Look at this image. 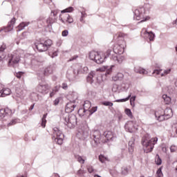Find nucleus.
Listing matches in <instances>:
<instances>
[{
  "label": "nucleus",
  "mask_w": 177,
  "mask_h": 177,
  "mask_svg": "<svg viewBox=\"0 0 177 177\" xmlns=\"http://www.w3.org/2000/svg\"><path fill=\"white\" fill-rule=\"evenodd\" d=\"M113 81H122L124 80V74L119 73L112 77Z\"/></svg>",
  "instance_id": "nucleus-20"
},
{
  "label": "nucleus",
  "mask_w": 177,
  "mask_h": 177,
  "mask_svg": "<svg viewBox=\"0 0 177 177\" xmlns=\"http://www.w3.org/2000/svg\"><path fill=\"white\" fill-rule=\"evenodd\" d=\"M53 139L57 145H63L64 134L57 127L53 129Z\"/></svg>",
  "instance_id": "nucleus-4"
},
{
  "label": "nucleus",
  "mask_w": 177,
  "mask_h": 177,
  "mask_svg": "<svg viewBox=\"0 0 177 177\" xmlns=\"http://www.w3.org/2000/svg\"><path fill=\"white\" fill-rule=\"evenodd\" d=\"M118 85L113 84L112 87V92H118Z\"/></svg>",
  "instance_id": "nucleus-50"
},
{
  "label": "nucleus",
  "mask_w": 177,
  "mask_h": 177,
  "mask_svg": "<svg viewBox=\"0 0 177 177\" xmlns=\"http://www.w3.org/2000/svg\"><path fill=\"white\" fill-rule=\"evenodd\" d=\"M19 122V119H13L8 124V127H10L11 125H16Z\"/></svg>",
  "instance_id": "nucleus-39"
},
{
  "label": "nucleus",
  "mask_w": 177,
  "mask_h": 177,
  "mask_svg": "<svg viewBox=\"0 0 177 177\" xmlns=\"http://www.w3.org/2000/svg\"><path fill=\"white\" fill-rule=\"evenodd\" d=\"M20 62V55L19 54H10L8 55V66L16 67Z\"/></svg>",
  "instance_id": "nucleus-10"
},
{
  "label": "nucleus",
  "mask_w": 177,
  "mask_h": 177,
  "mask_svg": "<svg viewBox=\"0 0 177 177\" xmlns=\"http://www.w3.org/2000/svg\"><path fill=\"white\" fill-rule=\"evenodd\" d=\"M89 174H92V172H93L94 169H93V167L92 166H89L88 168H87Z\"/></svg>",
  "instance_id": "nucleus-56"
},
{
  "label": "nucleus",
  "mask_w": 177,
  "mask_h": 177,
  "mask_svg": "<svg viewBox=\"0 0 177 177\" xmlns=\"http://www.w3.org/2000/svg\"><path fill=\"white\" fill-rule=\"evenodd\" d=\"M88 136H89V127L88 125H85L78 129L77 133L78 139H80V140H85V139H88Z\"/></svg>",
  "instance_id": "nucleus-9"
},
{
  "label": "nucleus",
  "mask_w": 177,
  "mask_h": 177,
  "mask_svg": "<svg viewBox=\"0 0 177 177\" xmlns=\"http://www.w3.org/2000/svg\"><path fill=\"white\" fill-rule=\"evenodd\" d=\"M176 150H177V146L171 145L170 147V151L171 153H175V151H176Z\"/></svg>",
  "instance_id": "nucleus-49"
},
{
  "label": "nucleus",
  "mask_w": 177,
  "mask_h": 177,
  "mask_svg": "<svg viewBox=\"0 0 177 177\" xmlns=\"http://www.w3.org/2000/svg\"><path fill=\"white\" fill-rule=\"evenodd\" d=\"M8 109H0V120H3L6 117H8Z\"/></svg>",
  "instance_id": "nucleus-24"
},
{
  "label": "nucleus",
  "mask_w": 177,
  "mask_h": 177,
  "mask_svg": "<svg viewBox=\"0 0 177 177\" xmlns=\"http://www.w3.org/2000/svg\"><path fill=\"white\" fill-rule=\"evenodd\" d=\"M169 73H171V69H167L165 71H164L163 73H161V77H164L165 75H167L168 74H169Z\"/></svg>",
  "instance_id": "nucleus-48"
},
{
  "label": "nucleus",
  "mask_w": 177,
  "mask_h": 177,
  "mask_svg": "<svg viewBox=\"0 0 177 177\" xmlns=\"http://www.w3.org/2000/svg\"><path fill=\"white\" fill-rule=\"evenodd\" d=\"M51 15H53V16H57V11H52L51 12Z\"/></svg>",
  "instance_id": "nucleus-64"
},
{
  "label": "nucleus",
  "mask_w": 177,
  "mask_h": 177,
  "mask_svg": "<svg viewBox=\"0 0 177 177\" xmlns=\"http://www.w3.org/2000/svg\"><path fill=\"white\" fill-rule=\"evenodd\" d=\"M62 89H64L65 91L68 89V86L67 85V83H62Z\"/></svg>",
  "instance_id": "nucleus-53"
},
{
  "label": "nucleus",
  "mask_w": 177,
  "mask_h": 177,
  "mask_svg": "<svg viewBox=\"0 0 177 177\" xmlns=\"http://www.w3.org/2000/svg\"><path fill=\"white\" fill-rule=\"evenodd\" d=\"M74 103H75V100L70 101L66 104V106L65 107L66 113H68V114L70 113H73L74 109L77 107V105H75Z\"/></svg>",
  "instance_id": "nucleus-13"
},
{
  "label": "nucleus",
  "mask_w": 177,
  "mask_h": 177,
  "mask_svg": "<svg viewBox=\"0 0 177 177\" xmlns=\"http://www.w3.org/2000/svg\"><path fill=\"white\" fill-rule=\"evenodd\" d=\"M172 115H173L172 109L169 108H167L164 111V114H162V115H159L158 112H155V117L156 118H157L158 121H160V122L164 121L165 120H169V118H171Z\"/></svg>",
  "instance_id": "nucleus-8"
},
{
  "label": "nucleus",
  "mask_w": 177,
  "mask_h": 177,
  "mask_svg": "<svg viewBox=\"0 0 177 177\" xmlns=\"http://www.w3.org/2000/svg\"><path fill=\"white\" fill-rule=\"evenodd\" d=\"M104 156L103 155H100L99 156V160L101 162H104Z\"/></svg>",
  "instance_id": "nucleus-55"
},
{
  "label": "nucleus",
  "mask_w": 177,
  "mask_h": 177,
  "mask_svg": "<svg viewBox=\"0 0 177 177\" xmlns=\"http://www.w3.org/2000/svg\"><path fill=\"white\" fill-rule=\"evenodd\" d=\"M62 37H67V35H68V30H65L62 31Z\"/></svg>",
  "instance_id": "nucleus-54"
},
{
  "label": "nucleus",
  "mask_w": 177,
  "mask_h": 177,
  "mask_svg": "<svg viewBox=\"0 0 177 177\" xmlns=\"http://www.w3.org/2000/svg\"><path fill=\"white\" fill-rule=\"evenodd\" d=\"M73 10H74V8L73 7H69L64 10H62L61 13H71V12H73Z\"/></svg>",
  "instance_id": "nucleus-37"
},
{
  "label": "nucleus",
  "mask_w": 177,
  "mask_h": 177,
  "mask_svg": "<svg viewBox=\"0 0 177 177\" xmlns=\"http://www.w3.org/2000/svg\"><path fill=\"white\" fill-rule=\"evenodd\" d=\"M124 37L125 35L124 33H118L117 36V39L118 44L115 45L113 47V52L115 55H122L125 49V41H124Z\"/></svg>",
  "instance_id": "nucleus-3"
},
{
  "label": "nucleus",
  "mask_w": 177,
  "mask_h": 177,
  "mask_svg": "<svg viewBox=\"0 0 177 177\" xmlns=\"http://www.w3.org/2000/svg\"><path fill=\"white\" fill-rule=\"evenodd\" d=\"M134 71L136 73H138L139 74H143L144 75L147 74V71H146V70L141 67H136L134 68Z\"/></svg>",
  "instance_id": "nucleus-27"
},
{
  "label": "nucleus",
  "mask_w": 177,
  "mask_h": 177,
  "mask_svg": "<svg viewBox=\"0 0 177 177\" xmlns=\"http://www.w3.org/2000/svg\"><path fill=\"white\" fill-rule=\"evenodd\" d=\"M21 75H23V73L21 72H19L17 73L16 77L17 78H21Z\"/></svg>",
  "instance_id": "nucleus-59"
},
{
  "label": "nucleus",
  "mask_w": 177,
  "mask_h": 177,
  "mask_svg": "<svg viewBox=\"0 0 177 177\" xmlns=\"http://www.w3.org/2000/svg\"><path fill=\"white\" fill-rule=\"evenodd\" d=\"M129 99H131V94L129 95L127 97L123 98V99H120V100H115V102H117L118 103L124 102H128V100H129Z\"/></svg>",
  "instance_id": "nucleus-36"
},
{
  "label": "nucleus",
  "mask_w": 177,
  "mask_h": 177,
  "mask_svg": "<svg viewBox=\"0 0 177 177\" xmlns=\"http://www.w3.org/2000/svg\"><path fill=\"white\" fill-rule=\"evenodd\" d=\"M35 48H36L39 52H46V50H48L47 47L45 46L44 43H35Z\"/></svg>",
  "instance_id": "nucleus-14"
},
{
  "label": "nucleus",
  "mask_w": 177,
  "mask_h": 177,
  "mask_svg": "<svg viewBox=\"0 0 177 177\" xmlns=\"http://www.w3.org/2000/svg\"><path fill=\"white\" fill-rule=\"evenodd\" d=\"M155 162L156 165H161L162 164V160H161V158H160V156L158 154H156Z\"/></svg>",
  "instance_id": "nucleus-32"
},
{
  "label": "nucleus",
  "mask_w": 177,
  "mask_h": 177,
  "mask_svg": "<svg viewBox=\"0 0 177 177\" xmlns=\"http://www.w3.org/2000/svg\"><path fill=\"white\" fill-rule=\"evenodd\" d=\"M87 82H89V84H93V82L100 84V80L97 79V77L96 76V74H95V72L91 71L87 76Z\"/></svg>",
  "instance_id": "nucleus-12"
},
{
  "label": "nucleus",
  "mask_w": 177,
  "mask_h": 177,
  "mask_svg": "<svg viewBox=\"0 0 177 177\" xmlns=\"http://www.w3.org/2000/svg\"><path fill=\"white\" fill-rule=\"evenodd\" d=\"M113 67H114V66H111L110 67L104 66V70H106L105 75H109V74H111L113 71Z\"/></svg>",
  "instance_id": "nucleus-30"
},
{
  "label": "nucleus",
  "mask_w": 177,
  "mask_h": 177,
  "mask_svg": "<svg viewBox=\"0 0 177 177\" xmlns=\"http://www.w3.org/2000/svg\"><path fill=\"white\" fill-rule=\"evenodd\" d=\"M59 102H60V99H59V98H57V99H55V101H54V104H55V106H57V104H59Z\"/></svg>",
  "instance_id": "nucleus-57"
},
{
  "label": "nucleus",
  "mask_w": 177,
  "mask_h": 177,
  "mask_svg": "<svg viewBox=\"0 0 177 177\" xmlns=\"http://www.w3.org/2000/svg\"><path fill=\"white\" fill-rule=\"evenodd\" d=\"M124 129L127 132L132 133L133 132V123L132 122H128L124 125Z\"/></svg>",
  "instance_id": "nucleus-18"
},
{
  "label": "nucleus",
  "mask_w": 177,
  "mask_h": 177,
  "mask_svg": "<svg viewBox=\"0 0 177 177\" xmlns=\"http://www.w3.org/2000/svg\"><path fill=\"white\" fill-rule=\"evenodd\" d=\"M75 158L80 164H85V160L82 156L77 155L75 156Z\"/></svg>",
  "instance_id": "nucleus-35"
},
{
  "label": "nucleus",
  "mask_w": 177,
  "mask_h": 177,
  "mask_svg": "<svg viewBox=\"0 0 177 177\" xmlns=\"http://www.w3.org/2000/svg\"><path fill=\"white\" fill-rule=\"evenodd\" d=\"M135 100H136V95L130 97V102H135Z\"/></svg>",
  "instance_id": "nucleus-60"
},
{
  "label": "nucleus",
  "mask_w": 177,
  "mask_h": 177,
  "mask_svg": "<svg viewBox=\"0 0 177 177\" xmlns=\"http://www.w3.org/2000/svg\"><path fill=\"white\" fill-rule=\"evenodd\" d=\"M110 55H111V49H108L106 50V52L104 54V59H107V57H109V56H110Z\"/></svg>",
  "instance_id": "nucleus-41"
},
{
  "label": "nucleus",
  "mask_w": 177,
  "mask_h": 177,
  "mask_svg": "<svg viewBox=\"0 0 177 177\" xmlns=\"http://www.w3.org/2000/svg\"><path fill=\"white\" fill-rule=\"evenodd\" d=\"M78 74H80V71H73V77H69V81H77L78 79Z\"/></svg>",
  "instance_id": "nucleus-26"
},
{
  "label": "nucleus",
  "mask_w": 177,
  "mask_h": 177,
  "mask_svg": "<svg viewBox=\"0 0 177 177\" xmlns=\"http://www.w3.org/2000/svg\"><path fill=\"white\" fill-rule=\"evenodd\" d=\"M85 174H86V171L83 170V169H80L77 171V175H79V176H84V175H85Z\"/></svg>",
  "instance_id": "nucleus-42"
},
{
  "label": "nucleus",
  "mask_w": 177,
  "mask_h": 177,
  "mask_svg": "<svg viewBox=\"0 0 177 177\" xmlns=\"http://www.w3.org/2000/svg\"><path fill=\"white\" fill-rule=\"evenodd\" d=\"M12 91L10 88H2L1 92H0V97H6V96H9Z\"/></svg>",
  "instance_id": "nucleus-19"
},
{
  "label": "nucleus",
  "mask_w": 177,
  "mask_h": 177,
  "mask_svg": "<svg viewBox=\"0 0 177 177\" xmlns=\"http://www.w3.org/2000/svg\"><path fill=\"white\" fill-rule=\"evenodd\" d=\"M83 107H84V109H83L84 113H85L86 111H89V109H91V102L89 100H86L84 102Z\"/></svg>",
  "instance_id": "nucleus-22"
},
{
  "label": "nucleus",
  "mask_w": 177,
  "mask_h": 177,
  "mask_svg": "<svg viewBox=\"0 0 177 177\" xmlns=\"http://www.w3.org/2000/svg\"><path fill=\"white\" fill-rule=\"evenodd\" d=\"M53 73V69L50 66H48L47 68H45L44 70V75H49L50 74H52Z\"/></svg>",
  "instance_id": "nucleus-28"
},
{
  "label": "nucleus",
  "mask_w": 177,
  "mask_h": 177,
  "mask_svg": "<svg viewBox=\"0 0 177 177\" xmlns=\"http://www.w3.org/2000/svg\"><path fill=\"white\" fill-rule=\"evenodd\" d=\"M104 136L106 138V140H102L100 131L97 130L93 131L91 136V139H93L91 141L92 146H93V147H97V146L100 144V142L102 143H107V142H113L114 139L117 138L115 133L111 131H104Z\"/></svg>",
  "instance_id": "nucleus-1"
},
{
  "label": "nucleus",
  "mask_w": 177,
  "mask_h": 177,
  "mask_svg": "<svg viewBox=\"0 0 177 177\" xmlns=\"http://www.w3.org/2000/svg\"><path fill=\"white\" fill-rule=\"evenodd\" d=\"M15 23H16V18H12L11 21L8 23L7 27H2L0 28V32L4 31V32H9L13 30V26H15Z\"/></svg>",
  "instance_id": "nucleus-11"
},
{
  "label": "nucleus",
  "mask_w": 177,
  "mask_h": 177,
  "mask_svg": "<svg viewBox=\"0 0 177 177\" xmlns=\"http://www.w3.org/2000/svg\"><path fill=\"white\" fill-rule=\"evenodd\" d=\"M125 113L128 117H132V111L129 109H125Z\"/></svg>",
  "instance_id": "nucleus-45"
},
{
  "label": "nucleus",
  "mask_w": 177,
  "mask_h": 177,
  "mask_svg": "<svg viewBox=\"0 0 177 177\" xmlns=\"http://www.w3.org/2000/svg\"><path fill=\"white\" fill-rule=\"evenodd\" d=\"M47 27H50V26H52L53 23H55V19L52 17H48L47 19L45 20Z\"/></svg>",
  "instance_id": "nucleus-29"
},
{
  "label": "nucleus",
  "mask_w": 177,
  "mask_h": 177,
  "mask_svg": "<svg viewBox=\"0 0 177 177\" xmlns=\"http://www.w3.org/2000/svg\"><path fill=\"white\" fill-rule=\"evenodd\" d=\"M133 147H129V152L132 154L133 153Z\"/></svg>",
  "instance_id": "nucleus-58"
},
{
  "label": "nucleus",
  "mask_w": 177,
  "mask_h": 177,
  "mask_svg": "<svg viewBox=\"0 0 177 177\" xmlns=\"http://www.w3.org/2000/svg\"><path fill=\"white\" fill-rule=\"evenodd\" d=\"M111 60H113L115 63H118V64H121L122 62L124 60V57L122 55H113L111 56Z\"/></svg>",
  "instance_id": "nucleus-15"
},
{
  "label": "nucleus",
  "mask_w": 177,
  "mask_h": 177,
  "mask_svg": "<svg viewBox=\"0 0 177 177\" xmlns=\"http://www.w3.org/2000/svg\"><path fill=\"white\" fill-rule=\"evenodd\" d=\"M53 41L50 39H47L44 41V45L47 48V50L49 49V48H50V46H52L53 45Z\"/></svg>",
  "instance_id": "nucleus-33"
},
{
  "label": "nucleus",
  "mask_w": 177,
  "mask_h": 177,
  "mask_svg": "<svg viewBox=\"0 0 177 177\" xmlns=\"http://www.w3.org/2000/svg\"><path fill=\"white\" fill-rule=\"evenodd\" d=\"M162 71V70L160 69H156L153 71V72L152 73V74H156V75H160V73H161Z\"/></svg>",
  "instance_id": "nucleus-52"
},
{
  "label": "nucleus",
  "mask_w": 177,
  "mask_h": 177,
  "mask_svg": "<svg viewBox=\"0 0 177 177\" xmlns=\"http://www.w3.org/2000/svg\"><path fill=\"white\" fill-rule=\"evenodd\" d=\"M142 34H147L149 38V41H154V38H156V35L153 33V32H147V30H143L142 31Z\"/></svg>",
  "instance_id": "nucleus-23"
},
{
  "label": "nucleus",
  "mask_w": 177,
  "mask_h": 177,
  "mask_svg": "<svg viewBox=\"0 0 177 177\" xmlns=\"http://www.w3.org/2000/svg\"><path fill=\"white\" fill-rule=\"evenodd\" d=\"M172 131L173 133H174V136L177 138V123L173 124Z\"/></svg>",
  "instance_id": "nucleus-38"
},
{
  "label": "nucleus",
  "mask_w": 177,
  "mask_h": 177,
  "mask_svg": "<svg viewBox=\"0 0 177 177\" xmlns=\"http://www.w3.org/2000/svg\"><path fill=\"white\" fill-rule=\"evenodd\" d=\"M49 89V86L48 84H39L37 86V91L40 93L46 94L48 93V90Z\"/></svg>",
  "instance_id": "nucleus-16"
},
{
  "label": "nucleus",
  "mask_w": 177,
  "mask_h": 177,
  "mask_svg": "<svg viewBox=\"0 0 177 177\" xmlns=\"http://www.w3.org/2000/svg\"><path fill=\"white\" fill-rule=\"evenodd\" d=\"M48 115V113H46L43 115L42 118H41V125L43 128H45L46 125V116Z\"/></svg>",
  "instance_id": "nucleus-31"
},
{
  "label": "nucleus",
  "mask_w": 177,
  "mask_h": 177,
  "mask_svg": "<svg viewBox=\"0 0 177 177\" xmlns=\"http://www.w3.org/2000/svg\"><path fill=\"white\" fill-rule=\"evenodd\" d=\"M64 17H65V19H63V18H61L62 23H68L69 24H71V23L74 22V19H73V17L70 16L68 14H64Z\"/></svg>",
  "instance_id": "nucleus-17"
},
{
  "label": "nucleus",
  "mask_w": 177,
  "mask_h": 177,
  "mask_svg": "<svg viewBox=\"0 0 177 177\" xmlns=\"http://www.w3.org/2000/svg\"><path fill=\"white\" fill-rule=\"evenodd\" d=\"M88 58L90 60L95 62L97 64H102V63H104V60L106 59L104 55H102L100 53L96 51H91L88 55Z\"/></svg>",
  "instance_id": "nucleus-5"
},
{
  "label": "nucleus",
  "mask_w": 177,
  "mask_h": 177,
  "mask_svg": "<svg viewBox=\"0 0 177 177\" xmlns=\"http://www.w3.org/2000/svg\"><path fill=\"white\" fill-rule=\"evenodd\" d=\"M130 167H124L122 170V174L123 175H127L128 172H129Z\"/></svg>",
  "instance_id": "nucleus-40"
},
{
  "label": "nucleus",
  "mask_w": 177,
  "mask_h": 177,
  "mask_svg": "<svg viewBox=\"0 0 177 177\" xmlns=\"http://www.w3.org/2000/svg\"><path fill=\"white\" fill-rule=\"evenodd\" d=\"M129 147H135V140L134 139H131L129 142Z\"/></svg>",
  "instance_id": "nucleus-51"
},
{
  "label": "nucleus",
  "mask_w": 177,
  "mask_h": 177,
  "mask_svg": "<svg viewBox=\"0 0 177 177\" xmlns=\"http://www.w3.org/2000/svg\"><path fill=\"white\" fill-rule=\"evenodd\" d=\"M49 56H50L52 59L56 57V56H57V50H55L53 53H49Z\"/></svg>",
  "instance_id": "nucleus-43"
},
{
  "label": "nucleus",
  "mask_w": 177,
  "mask_h": 177,
  "mask_svg": "<svg viewBox=\"0 0 177 177\" xmlns=\"http://www.w3.org/2000/svg\"><path fill=\"white\" fill-rule=\"evenodd\" d=\"M55 95H56V92L55 91H53L50 93V97H53V96H55Z\"/></svg>",
  "instance_id": "nucleus-62"
},
{
  "label": "nucleus",
  "mask_w": 177,
  "mask_h": 177,
  "mask_svg": "<svg viewBox=\"0 0 177 177\" xmlns=\"http://www.w3.org/2000/svg\"><path fill=\"white\" fill-rule=\"evenodd\" d=\"M157 140H158L157 138L150 139L148 134L142 137L141 143L143 147H145V151L146 153H150L151 151H153V149H154V145L157 143Z\"/></svg>",
  "instance_id": "nucleus-2"
},
{
  "label": "nucleus",
  "mask_w": 177,
  "mask_h": 177,
  "mask_svg": "<svg viewBox=\"0 0 177 177\" xmlns=\"http://www.w3.org/2000/svg\"><path fill=\"white\" fill-rule=\"evenodd\" d=\"M162 99H164L166 104H169V103H171V97H167V95H163Z\"/></svg>",
  "instance_id": "nucleus-34"
},
{
  "label": "nucleus",
  "mask_w": 177,
  "mask_h": 177,
  "mask_svg": "<svg viewBox=\"0 0 177 177\" xmlns=\"http://www.w3.org/2000/svg\"><path fill=\"white\" fill-rule=\"evenodd\" d=\"M118 121H121V120H122V113H118Z\"/></svg>",
  "instance_id": "nucleus-61"
},
{
  "label": "nucleus",
  "mask_w": 177,
  "mask_h": 177,
  "mask_svg": "<svg viewBox=\"0 0 177 177\" xmlns=\"http://www.w3.org/2000/svg\"><path fill=\"white\" fill-rule=\"evenodd\" d=\"M131 85V82L129 80H126V81H124L121 85L122 89L124 91H128L129 89V86Z\"/></svg>",
  "instance_id": "nucleus-21"
},
{
  "label": "nucleus",
  "mask_w": 177,
  "mask_h": 177,
  "mask_svg": "<svg viewBox=\"0 0 177 177\" xmlns=\"http://www.w3.org/2000/svg\"><path fill=\"white\" fill-rule=\"evenodd\" d=\"M5 49H6V46H5V45H2L0 47V55H5V54H3V50H5Z\"/></svg>",
  "instance_id": "nucleus-46"
},
{
  "label": "nucleus",
  "mask_w": 177,
  "mask_h": 177,
  "mask_svg": "<svg viewBox=\"0 0 177 177\" xmlns=\"http://www.w3.org/2000/svg\"><path fill=\"white\" fill-rule=\"evenodd\" d=\"M30 24V22H21L17 27V31H21L22 30H24L27 26Z\"/></svg>",
  "instance_id": "nucleus-25"
},
{
  "label": "nucleus",
  "mask_w": 177,
  "mask_h": 177,
  "mask_svg": "<svg viewBox=\"0 0 177 177\" xmlns=\"http://www.w3.org/2000/svg\"><path fill=\"white\" fill-rule=\"evenodd\" d=\"M133 19H136V20H141L140 23H143V21L149 20L150 17H145V8L142 7L135 10Z\"/></svg>",
  "instance_id": "nucleus-6"
},
{
  "label": "nucleus",
  "mask_w": 177,
  "mask_h": 177,
  "mask_svg": "<svg viewBox=\"0 0 177 177\" xmlns=\"http://www.w3.org/2000/svg\"><path fill=\"white\" fill-rule=\"evenodd\" d=\"M6 57V55H1L0 54V62L1 60H2L3 59H5Z\"/></svg>",
  "instance_id": "nucleus-63"
},
{
  "label": "nucleus",
  "mask_w": 177,
  "mask_h": 177,
  "mask_svg": "<svg viewBox=\"0 0 177 177\" xmlns=\"http://www.w3.org/2000/svg\"><path fill=\"white\" fill-rule=\"evenodd\" d=\"M103 106H109L110 107H112L113 105V102H109V101H105L102 102Z\"/></svg>",
  "instance_id": "nucleus-44"
},
{
  "label": "nucleus",
  "mask_w": 177,
  "mask_h": 177,
  "mask_svg": "<svg viewBox=\"0 0 177 177\" xmlns=\"http://www.w3.org/2000/svg\"><path fill=\"white\" fill-rule=\"evenodd\" d=\"M88 111L90 114H93V113H96V111H97V106L93 107L91 109H89Z\"/></svg>",
  "instance_id": "nucleus-47"
},
{
  "label": "nucleus",
  "mask_w": 177,
  "mask_h": 177,
  "mask_svg": "<svg viewBox=\"0 0 177 177\" xmlns=\"http://www.w3.org/2000/svg\"><path fill=\"white\" fill-rule=\"evenodd\" d=\"M64 120L65 121V125H66V127L70 129H72V128H74V127L77 125V116H75V115L68 114L64 118Z\"/></svg>",
  "instance_id": "nucleus-7"
}]
</instances>
